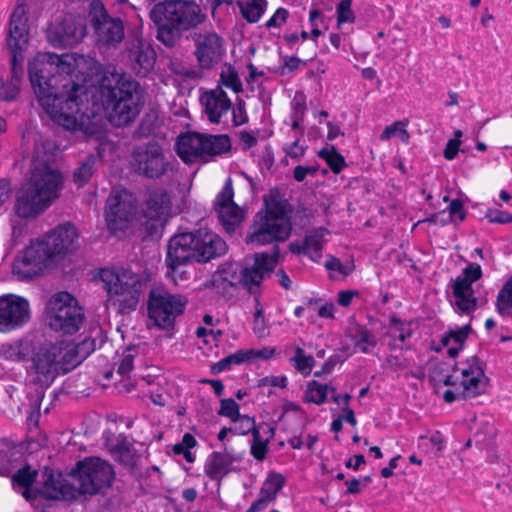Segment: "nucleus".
<instances>
[{
    "label": "nucleus",
    "instance_id": "6",
    "mask_svg": "<svg viewBox=\"0 0 512 512\" xmlns=\"http://www.w3.org/2000/svg\"><path fill=\"white\" fill-rule=\"evenodd\" d=\"M61 174L46 163L34 164L29 179L16 193L15 213L21 218H35L58 197Z\"/></svg>",
    "mask_w": 512,
    "mask_h": 512
},
{
    "label": "nucleus",
    "instance_id": "31",
    "mask_svg": "<svg viewBox=\"0 0 512 512\" xmlns=\"http://www.w3.org/2000/svg\"><path fill=\"white\" fill-rule=\"evenodd\" d=\"M32 343V340L28 338L2 343L0 345V357L11 362L27 361L32 350Z\"/></svg>",
    "mask_w": 512,
    "mask_h": 512
},
{
    "label": "nucleus",
    "instance_id": "26",
    "mask_svg": "<svg viewBox=\"0 0 512 512\" xmlns=\"http://www.w3.org/2000/svg\"><path fill=\"white\" fill-rule=\"evenodd\" d=\"M130 68L138 76H147L154 68L156 52L151 44L142 39L131 41L126 50Z\"/></svg>",
    "mask_w": 512,
    "mask_h": 512
},
{
    "label": "nucleus",
    "instance_id": "56",
    "mask_svg": "<svg viewBox=\"0 0 512 512\" xmlns=\"http://www.w3.org/2000/svg\"><path fill=\"white\" fill-rule=\"evenodd\" d=\"M461 276L473 284L482 277L481 266L477 263H468V265L462 270Z\"/></svg>",
    "mask_w": 512,
    "mask_h": 512
},
{
    "label": "nucleus",
    "instance_id": "11",
    "mask_svg": "<svg viewBox=\"0 0 512 512\" xmlns=\"http://www.w3.org/2000/svg\"><path fill=\"white\" fill-rule=\"evenodd\" d=\"M36 477L37 471L32 470L29 465L18 468L11 478L13 488L20 492L29 502L36 501L38 498L50 500L68 499L69 491L62 483V474L55 475L52 470L46 468L43 473V486L32 489L31 487L36 481Z\"/></svg>",
    "mask_w": 512,
    "mask_h": 512
},
{
    "label": "nucleus",
    "instance_id": "17",
    "mask_svg": "<svg viewBox=\"0 0 512 512\" xmlns=\"http://www.w3.org/2000/svg\"><path fill=\"white\" fill-rule=\"evenodd\" d=\"M195 231L182 232L170 238L165 263L167 275L177 284L176 277L182 275L181 268L197 262Z\"/></svg>",
    "mask_w": 512,
    "mask_h": 512
},
{
    "label": "nucleus",
    "instance_id": "44",
    "mask_svg": "<svg viewBox=\"0 0 512 512\" xmlns=\"http://www.w3.org/2000/svg\"><path fill=\"white\" fill-rule=\"evenodd\" d=\"M262 217H281L284 220L290 221V217L288 216L286 211L285 203L277 197H273L270 201H266V210L264 213H262Z\"/></svg>",
    "mask_w": 512,
    "mask_h": 512
},
{
    "label": "nucleus",
    "instance_id": "47",
    "mask_svg": "<svg viewBox=\"0 0 512 512\" xmlns=\"http://www.w3.org/2000/svg\"><path fill=\"white\" fill-rule=\"evenodd\" d=\"M219 415L230 418L233 422H237L242 415L239 413V405L232 398L222 399L220 402Z\"/></svg>",
    "mask_w": 512,
    "mask_h": 512
},
{
    "label": "nucleus",
    "instance_id": "34",
    "mask_svg": "<svg viewBox=\"0 0 512 512\" xmlns=\"http://www.w3.org/2000/svg\"><path fill=\"white\" fill-rule=\"evenodd\" d=\"M318 157L325 160L333 173H340L347 166L345 158L337 151L335 146L322 148L317 153Z\"/></svg>",
    "mask_w": 512,
    "mask_h": 512
},
{
    "label": "nucleus",
    "instance_id": "4",
    "mask_svg": "<svg viewBox=\"0 0 512 512\" xmlns=\"http://www.w3.org/2000/svg\"><path fill=\"white\" fill-rule=\"evenodd\" d=\"M155 38L167 48L179 45L183 33L203 24L207 15L193 0H164L149 11Z\"/></svg>",
    "mask_w": 512,
    "mask_h": 512
},
{
    "label": "nucleus",
    "instance_id": "3",
    "mask_svg": "<svg viewBox=\"0 0 512 512\" xmlns=\"http://www.w3.org/2000/svg\"><path fill=\"white\" fill-rule=\"evenodd\" d=\"M95 349V340L85 339L80 344L65 349L62 342H49L39 346L32 344L27 368L33 381L48 387L60 374L77 367Z\"/></svg>",
    "mask_w": 512,
    "mask_h": 512
},
{
    "label": "nucleus",
    "instance_id": "21",
    "mask_svg": "<svg viewBox=\"0 0 512 512\" xmlns=\"http://www.w3.org/2000/svg\"><path fill=\"white\" fill-rule=\"evenodd\" d=\"M195 45L194 55L202 69L218 65L224 54V39L214 30H201L191 35Z\"/></svg>",
    "mask_w": 512,
    "mask_h": 512
},
{
    "label": "nucleus",
    "instance_id": "28",
    "mask_svg": "<svg viewBox=\"0 0 512 512\" xmlns=\"http://www.w3.org/2000/svg\"><path fill=\"white\" fill-rule=\"evenodd\" d=\"M200 101L204 106V112L208 120L212 124H219L222 117L231 109V101L220 86L206 91L201 96Z\"/></svg>",
    "mask_w": 512,
    "mask_h": 512
},
{
    "label": "nucleus",
    "instance_id": "51",
    "mask_svg": "<svg viewBox=\"0 0 512 512\" xmlns=\"http://www.w3.org/2000/svg\"><path fill=\"white\" fill-rule=\"evenodd\" d=\"M355 16L351 10V0H342L337 6L338 25L341 23L354 22Z\"/></svg>",
    "mask_w": 512,
    "mask_h": 512
},
{
    "label": "nucleus",
    "instance_id": "35",
    "mask_svg": "<svg viewBox=\"0 0 512 512\" xmlns=\"http://www.w3.org/2000/svg\"><path fill=\"white\" fill-rule=\"evenodd\" d=\"M284 484L285 478L283 475L276 472H270L260 489V493L274 501Z\"/></svg>",
    "mask_w": 512,
    "mask_h": 512
},
{
    "label": "nucleus",
    "instance_id": "13",
    "mask_svg": "<svg viewBox=\"0 0 512 512\" xmlns=\"http://www.w3.org/2000/svg\"><path fill=\"white\" fill-rule=\"evenodd\" d=\"M188 298L181 294H171L164 289H152L148 298V316L155 326L162 330H172L176 317L182 315Z\"/></svg>",
    "mask_w": 512,
    "mask_h": 512
},
{
    "label": "nucleus",
    "instance_id": "18",
    "mask_svg": "<svg viewBox=\"0 0 512 512\" xmlns=\"http://www.w3.org/2000/svg\"><path fill=\"white\" fill-rule=\"evenodd\" d=\"M85 34L84 19L71 14L55 19L46 28L47 41L55 48H72L83 40Z\"/></svg>",
    "mask_w": 512,
    "mask_h": 512
},
{
    "label": "nucleus",
    "instance_id": "58",
    "mask_svg": "<svg viewBox=\"0 0 512 512\" xmlns=\"http://www.w3.org/2000/svg\"><path fill=\"white\" fill-rule=\"evenodd\" d=\"M448 211L452 219H458L459 221L465 219L464 206L460 199H453L448 206Z\"/></svg>",
    "mask_w": 512,
    "mask_h": 512
},
{
    "label": "nucleus",
    "instance_id": "54",
    "mask_svg": "<svg viewBox=\"0 0 512 512\" xmlns=\"http://www.w3.org/2000/svg\"><path fill=\"white\" fill-rule=\"evenodd\" d=\"M485 216L491 223H497V224L512 223V214H510L506 211L497 210V209H489V210H487Z\"/></svg>",
    "mask_w": 512,
    "mask_h": 512
},
{
    "label": "nucleus",
    "instance_id": "45",
    "mask_svg": "<svg viewBox=\"0 0 512 512\" xmlns=\"http://www.w3.org/2000/svg\"><path fill=\"white\" fill-rule=\"evenodd\" d=\"M472 328L469 324L464 325L458 330H449L442 337L441 343L443 346H447L450 341H454L456 344L463 346Z\"/></svg>",
    "mask_w": 512,
    "mask_h": 512
},
{
    "label": "nucleus",
    "instance_id": "27",
    "mask_svg": "<svg viewBox=\"0 0 512 512\" xmlns=\"http://www.w3.org/2000/svg\"><path fill=\"white\" fill-rule=\"evenodd\" d=\"M197 262L207 263L226 254L228 246L216 233L207 229L195 230Z\"/></svg>",
    "mask_w": 512,
    "mask_h": 512
},
{
    "label": "nucleus",
    "instance_id": "64",
    "mask_svg": "<svg viewBox=\"0 0 512 512\" xmlns=\"http://www.w3.org/2000/svg\"><path fill=\"white\" fill-rule=\"evenodd\" d=\"M258 386H272L285 388L287 386V378L285 376H269L259 380Z\"/></svg>",
    "mask_w": 512,
    "mask_h": 512
},
{
    "label": "nucleus",
    "instance_id": "33",
    "mask_svg": "<svg viewBox=\"0 0 512 512\" xmlns=\"http://www.w3.org/2000/svg\"><path fill=\"white\" fill-rule=\"evenodd\" d=\"M99 154H89L74 173V180L79 185L86 184L94 174L97 163L100 162Z\"/></svg>",
    "mask_w": 512,
    "mask_h": 512
},
{
    "label": "nucleus",
    "instance_id": "43",
    "mask_svg": "<svg viewBox=\"0 0 512 512\" xmlns=\"http://www.w3.org/2000/svg\"><path fill=\"white\" fill-rule=\"evenodd\" d=\"M355 346L363 353H369L374 348L377 341L374 335L365 328L360 327L354 335Z\"/></svg>",
    "mask_w": 512,
    "mask_h": 512
},
{
    "label": "nucleus",
    "instance_id": "37",
    "mask_svg": "<svg viewBox=\"0 0 512 512\" xmlns=\"http://www.w3.org/2000/svg\"><path fill=\"white\" fill-rule=\"evenodd\" d=\"M327 233L328 230L323 227L314 228L311 231H309L304 239L308 251L312 250L317 257H321L324 236Z\"/></svg>",
    "mask_w": 512,
    "mask_h": 512
},
{
    "label": "nucleus",
    "instance_id": "52",
    "mask_svg": "<svg viewBox=\"0 0 512 512\" xmlns=\"http://www.w3.org/2000/svg\"><path fill=\"white\" fill-rule=\"evenodd\" d=\"M274 353H275V349L268 348V347H264L259 350H255V349L243 350L244 360L247 363H250L255 359H262V360L270 359L274 355Z\"/></svg>",
    "mask_w": 512,
    "mask_h": 512
},
{
    "label": "nucleus",
    "instance_id": "50",
    "mask_svg": "<svg viewBox=\"0 0 512 512\" xmlns=\"http://www.w3.org/2000/svg\"><path fill=\"white\" fill-rule=\"evenodd\" d=\"M19 94V85L14 82H0V100L13 101Z\"/></svg>",
    "mask_w": 512,
    "mask_h": 512
},
{
    "label": "nucleus",
    "instance_id": "61",
    "mask_svg": "<svg viewBox=\"0 0 512 512\" xmlns=\"http://www.w3.org/2000/svg\"><path fill=\"white\" fill-rule=\"evenodd\" d=\"M318 171L317 166H302L298 165L294 168L293 177L296 181L302 182L307 175L314 176Z\"/></svg>",
    "mask_w": 512,
    "mask_h": 512
},
{
    "label": "nucleus",
    "instance_id": "15",
    "mask_svg": "<svg viewBox=\"0 0 512 512\" xmlns=\"http://www.w3.org/2000/svg\"><path fill=\"white\" fill-rule=\"evenodd\" d=\"M26 9L18 5L10 16L7 46L11 53V81L18 85L22 76L23 51L28 45V26Z\"/></svg>",
    "mask_w": 512,
    "mask_h": 512
},
{
    "label": "nucleus",
    "instance_id": "20",
    "mask_svg": "<svg viewBox=\"0 0 512 512\" xmlns=\"http://www.w3.org/2000/svg\"><path fill=\"white\" fill-rule=\"evenodd\" d=\"M255 223L246 236V243L257 246L267 245L274 242H284L291 234V221L283 218H264L262 212L255 216Z\"/></svg>",
    "mask_w": 512,
    "mask_h": 512
},
{
    "label": "nucleus",
    "instance_id": "22",
    "mask_svg": "<svg viewBox=\"0 0 512 512\" xmlns=\"http://www.w3.org/2000/svg\"><path fill=\"white\" fill-rule=\"evenodd\" d=\"M171 210V198L163 188H155L148 192L143 215L146 218L145 229L149 236L161 234Z\"/></svg>",
    "mask_w": 512,
    "mask_h": 512
},
{
    "label": "nucleus",
    "instance_id": "5",
    "mask_svg": "<svg viewBox=\"0 0 512 512\" xmlns=\"http://www.w3.org/2000/svg\"><path fill=\"white\" fill-rule=\"evenodd\" d=\"M98 90L103 106L109 111L110 122L117 127L133 122L144 104L140 84L125 73H105Z\"/></svg>",
    "mask_w": 512,
    "mask_h": 512
},
{
    "label": "nucleus",
    "instance_id": "53",
    "mask_svg": "<svg viewBox=\"0 0 512 512\" xmlns=\"http://www.w3.org/2000/svg\"><path fill=\"white\" fill-rule=\"evenodd\" d=\"M275 435V428L265 422L260 423L259 425H255V429L253 431L254 438H261L266 442H270Z\"/></svg>",
    "mask_w": 512,
    "mask_h": 512
},
{
    "label": "nucleus",
    "instance_id": "8",
    "mask_svg": "<svg viewBox=\"0 0 512 512\" xmlns=\"http://www.w3.org/2000/svg\"><path fill=\"white\" fill-rule=\"evenodd\" d=\"M280 249L273 247V252L254 253L246 257L243 265H237L233 270L232 266L223 271V280L228 281L231 286L240 285L250 294H257L261 283L271 276L278 265Z\"/></svg>",
    "mask_w": 512,
    "mask_h": 512
},
{
    "label": "nucleus",
    "instance_id": "48",
    "mask_svg": "<svg viewBox=\"0 0 512 512\" xmlns=\"http://www.w3.org/2000/svg\"><path fill=\"white\" fill-rule=\"evenodd\" d=\"M232 122L235 127L248 123L249 118L246 112V103L243 99L237 98L232 107Z\"/></svg>",
    "mask_w": 512,
    "mask_h": 512
},
{
    "label": "nucleus",
    "instance_id": "41",
    "mask_svg": "<svg viewBox=\"0 0 512 512\" xmlns=\"http://www.w3.org/2000/svg\"><path fill=\"white\" fill-rule=\"evenodd\" d=\"M197 444V441L195 437L190 433H185L182 437V441L179 443H176L173 446V452L176 455H183L185 460L189 463L194 462L195 457L191 453L190 449L195 447Z\"/></svg>",
    "mask_w": 512,
    "mask_h": 512
},
{
    "label": "nucleus",
    "instance_id": "14",
    "mask_svg": "<svg viewBox=\"0 0 512 512\" xmlns=\"http://www.w3.org/2000/svg\"><path fill=\"white\" fill-rule=\"evenodd\" d=\"M138 213L137 199L127 189H113L105 205V220L109 232L117 235L127 231Z\"/></svg>",
    "mask_w": 512,
    "mask_h": 512
},
{
    "label": "nucleus",
    "instance_id": "57",
    "mask_svg": "<svg viewBox=\"0 0 512 512\" xmlns=\"http://www.w3.org/2000/svg\"><path fill=\"white\" fill-rule=\"evenodd\" d=\"M325 267L330 271H338L345 276L349 275L353 269V267L342 264L340 259L333 256H331L329 260L326 261Z\"/></svg>",
    "mask_w": 512,
    "mask_h": 512
},
{
    "label": "nucleus",
    "instance_id": "19",
    "mask_svg": "<svg viewBox=\"0 0 512 512\" xmlns=\"http://www.w3.org/2000/svg\"><path fill=\"white\" fill-rule=\"evenodd\" d=\"M90 25L97 42L106 46H116L124 38V24L121 18L108 14L101 1H93L89 11Z\"/></svg>",
    "mask_w": 512,
    "mask_h": 512
},
{
    "label": "nucleus",
    "instance_id": "1",
    "mask_svg": "<svg viewBox=\"0 0 512 512\" xmlns=\"http://www.w3.org/2000/svg\"><path fill=\"white\" fill-rule=\"evenodd\" d=\"M75 59L69 54H39L28 65L34 92L50 117L67 130L85 136L99 133V125L84 111L95 89L75 81Z\"/></svg>",
    "mask_w": 512,
    "mask_h": 512
},
{
    "label": "nucleus",
    "instance_id": "59",
    "mask_svg": "<svg viewBox=\"0 0 512 512\" xmlns=\"http://www.w3.org/2000/svg\"><path fill=\"white\" fill-rule=\"evenodd\" d=\"M288 15V10L285 8H278L274 15L266 22V27H280L287 21Z\"/></svg>",
    "mask_w": 512,
    "mask_h": 512
},
{
    "label": "nucleus",
    "instance_id": "49",
    "mask_svg": "<svg viewBox=\"0 0 512 512\" xmlns=\"http://www.w3.org/2000/svg\"><path fill=\"white\" fill-rule=\"evenodd\" d=\"M220 82L222 85L232 89L236 93L242 91L241 80L238 76V73L233 69H229L226 72H222L220 76Z\"/></svg>",
    "mask_w": 512,
    "mask_h": 512
},
{
    "label": "nucleus",
    "instance_id": "36",
    "mask_svg": "<svg viewBox=\"0 0 512 512\" xmlns=\"http://www.w3.org/2000/svg\"><path fill=\"white\" fill-rule=\"evenodd\" d=\"M328 389L329 385L312 380L307 385L304 399L306 402L320 405L326 401Z\"/></svg>",
    "mask_w": 512,
    "mask_h": 512
},
{
    "label": "nucleus",
    "instance_id": "39",
    "mask_svg": "<svg viewBox=\"0 0 512 512\" xmlns=\"http://www.w3.org/2000/svg\"><path fill=\"white\" fill-rule=\"evenodd\" d=\"M267 6L266 0H250L241 7L242 16L250 23L257 22L263 15Z\"/></svg>",
    "mask_w": 512,
    "mask_h": 512
},
{
    "label": "nucleus",
    "instance_id": "63",
    "mask_svg": "<svg viewBox=\"0 0 512 512\" xmlns=\"http://www.w3.org/2000/svg\"><path fill=\"white\" fill-rule=\"evenodd\" d=\"M238 137L242 150L244 151H247L250 148L254 147L258 142L257 137L246 130L240 131L238 133Z\"/></svg>",
    "mask_w": 512,
    "mask_h": 512
},
{
    "label": "nucleus",
    "instance_id": "23",
    "mask_svg": "<svg viewBox=\"0 0 512 512\" xmlns=\"http://www.w3.org/2000/svg\"><path fill=\"white\" fill-rule=\"evenodd\" d=\"M30 320L29 302L13 294L0 297V332H10Z\"/></svg>",
    "mask_w": 512,
    "mask_h": 512
},
{
    "label": "nucleus",
    "instance_id": "7",
    "mask_svg": "<svg viewBox=\"0 0 512 512\" xmlns=\"http://www.w3.org/2000/svg\"><path fill=\"white\" fill-rule=\"evenodd\" d=\"M115 479V472L109 462L99 457H87L78 461L76 467L68 475L62 477V483L67 487L69 496L75 493L96 495L110 488Z\"/></svg>",
    "mask_w": 512,
    "mask_h": 512
},
{
    "label": "nucleus",
    "instance_id": "46",
    "mask_svg": "<svg viewBox=\"0 0 512 512\" xmlns=\"http://www.w3.org/2000/svg\"><path fill=\"white\" fill-rule=\"evenodd\" d=\"M137 354V348L135 346H128L122 355V358L118 364L117 372L122 375H128L133 369V361Z\"/></svg>",
    "mask_w": 512,
    "mask_h": 512
},
{
    "label": "nucleus",
    "instance_id": "16",
    "mask_svg": "<svg viewBox=\"0 0 512 512\" xmlns=\"http://www.w3.org/2000/svg\"><path fill=\"white\" fill-rule=\"evenodd\" d=\"M130 165L135 173L148 179H159L170 170V162L157 142L136 146L131 154Z\"/></svg>",
    "mask_w": 512,
    "mask_h": 512
},
{
    "label": "nucleus",
    "instance_id": "10",
    "mask_svg": "<svg viewBox=\"0 0 512 512\" xmlns=\"http://www.w3.org/2000/svg\"><path fill=\"white\" fill-rule=\"evenodd\" d=\"M100 279L113 305H117L121 314L136 309L143 285L137 274L126 269L116 271L106 268L100 271Z\"/></svg>",
    "mask_w": 512,
    "mask_h": 512
},
{
    "label": "nucleus",
    "instance_id": "12",
    "mask_svg": "<svg viewBox=\"0 0 512 512\" xmlns=\"http://www.w3.org/2000/svg\"><path fill=\"white\" fill-rule=\"evenodd\" d=\"M50 328L63 334L76 333L84 320V311L75 297L68 292H59L51 297L45 308Z\"/></svg>",
    "mask_w": 512,
    "mask_h": 512
},
{
    "label": "nucleus",
    "instance_id": "29",
    "mask_svg": "<svg viewBox=\"0 0 512 512\" xmlns=\"http://www.w3.org/2000/svg\"><path fill=\"white\" fill-rule=\"evenodd\" d=\"M240 456H235L225 449L223 452H212L204 465V472L211 480H222L230 471L235 461H240Z\"/></svg>",
    "mask_w": 512,
    "mask_h": 512
},
{
    "label": "nucleus",
    "instance_id": "32",
    "mask_svg": "<svg viewBox=\"0 0 512 512\" xmlns=\"http://www.w3.org/2000/svg\"><path fill=\"white\" fill-rule=\"evenodd\" d=\"M160 127V120L158 113L154 110L146 113L134 131L133 136L137 139L147 138L154 135L156 130Z\"/></svg>",
    "mask_w": 512,
    "mask_h": 512
},
{
    "label": "nucleus",
    "instance_id": "9",
    "mask_svg": "<svg viewBox=\"0 0 512 512\" xmlns=\"http://www.w3.org/2000/svg\"><path fill=\"white\" fill-rule=\"evenodd\" d=\"M176 152L185 163H207L214 157L231 150V140L226 134L206 135L188 132L178 137Z\"/></svg>",
    "mask_w": 512,
    "mask_h": 512
},
{
    "label": "nucleus",
    "instance_id": "40",
    "mask_svg": "<svg viewBox=\"0 0 512 512\" xmlns=\"http://www.w3.org/2000/svg\"><path fill=\"white\" fill-rule=\"evenodd\" d=\"M290 361L294 368L303 375L310 374L315 364L314 358L311 355H305V352L301 347H297L295 349V355Z\"/></svg>",
    "mask_w": 512,
    "mask_h": 512
},
{
    "label": "nucleus",
    "instance_id": "2",
    "mask_svg": "<svg viewBox=\"0 0 512 512\" xmlns=\"http://www.w3.org/2000/svg\"><path fill=\"white\" fill-rule=\"evenodd\" d=\"M79 233L75 225L66 222L49 233L32 240L13 264V274L21 280H31L49 267L55 266L66 254L78 247Z\"/></svg>",
    "mask_w": 512,
    "mask_h": 512
},
{
    "label": "nucleus",
    "instance_id": "24",
    "mask_svg": "<svg viewBox=\"0 0 512 512\" xmlns=\"http://www.w3.org/2000/svg\"><path fill=\"white\" fill-rule=\"evenodd\" d=\"M234 191L232 181L229 178L223 186L221 192L217 195L215 201V211L217 212L220 223L225 231L232 234L236 227L243 220V212L233 201Z\"/></svg>",
    "mask_w": 512,
    "mask_h": 512
},
{
    "label": "nucleus",
    "instance_id": "42",
    "mask_svg": "<svg viewBox=\"0 0 512 512\" xmlns=\"http://www.w3.org/2000/svg\"><path fill=\"white\" fill-rule=\"evenodd\" d=\"M245 363L243 350H238L233 354L221 359L220 361L211 365L210 371L212 374H219L223 371L229 370L232 365H239Z\"/></svg>",
    "mask_w": 512,
    "mask_h": 512
},
{
    "label": "nucleus",
    "instance_id": "60",
    "mask_svg": "<svg viewBox=\"0 0 512 512\" xmlns=\"http://www.w3.org/2000/svg\"><path fill=\"white\" fill-rule=\"evenodd\" d=\"M341 361V357L338 354L330 356L322 365L321 370L316 371L314 373V376L321 377L322 375L330 374L333 371L334 367Z\"/></svg>",
    "mask_w": 512,
    "mask_h": 512
},
{
    "label": "nucleus",
    "instance_id": "38",
    "mask_svg": "<svg viewBox=\"0 0 512 512\" xmlns=\"http://www.w3.org/2000/svg\"><path fill=\"white\" fill-rule=\"evenodd\" d=\"M497 310L501 315H509L512 308V277L509 278L498 293Z\"/></svg>",
    "mask_w": 512,
    "mask_h": 512
},
{
    "label": "nucleus",
    "instance_id": "62",
    "mask_svg": "<svg viewBox=\"0 0 512 512\" xmlns=\"http://www.w3.org/2000/svg\"><path fill=\"white\" fill-rule=\"evenodd\" d=\"M237 422H239L240 425L234 428L236 433L245 435L251 432L253 434L256 425L253 418H250L249 416H241Z\"/></svg>",
    "mask_w": 512,
    "mask_h": 512
},
{
    "label": "nucleus",
    "instance_id": "30",
    "mask_svg": "<svg viewBox=\"0 0 512 512\" xmlns=\"http://www.w3.org/2000/svg\"><path fill=\"white\" fill-rule=\"evenodd\" d=\"M453 296L455 297V305L466 314H470L477 307V298L474 296L472 283L457 276L451 285Z\"/></svg>",
    "mask_w": 512,
    "mask_h": 512
},
{
    "label": "nucleus",
    "instance_id": "55",
    "mask_svg": "<svg viewBox=\"0 0 512 512\" xmlns=\"http://www.w3.org/2000/svg\"><path fill=\"white\" fill-rule=\"evenodd\" d=\"M268 452V442L264 441L261 438H254L251 445V454L252 456L258 460L263 461L266 458V454Z\"/></svg>",
    "mask_w": 512,
    "mask_h": 512
},
{
    "label": "nucleus",
    "instance_id": "25",
    "mask_svg": "<svg viewBox=\"0 0 512 512\" xmlns=\"http://www.w3.org/2000/svg\"><path fill=\"white\" fill-rule=\"evenodd\" d=\"M485 363L477 356L466 361V367L461 370L462 391L459 394L461 399L475 398L486 390Z\"/></svg>",
    "mask_w": 512,
    "mask_h": 512
}]
</instances>
